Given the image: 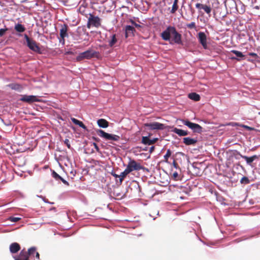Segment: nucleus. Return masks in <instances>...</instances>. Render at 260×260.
<instances>
[{
  "instance_id": "20e7f679",
  "label": "nucleus",
  "mask_w": 260,
  "mask_h": 260,
  "mask_svg": "<svg viewBox=\"0 0 260 260\" xmlns=\"http://www.w3.org/2000/svg\"><path fill=\"white\" fill-rule=\"evenodd\" d=\"M96 132L99 136L102 138L104 140L106 141H112L110 142V143L113 145H114V143H113L112 141H118L120 139V136L118 135L107 133L101 129L96 130Z\"/></svg>"
},
{
  "instance_id": "bb28decb",
  "label": "nucleus",
  "mask_w": 260,
  "mask_h": 260,
  "mask_svg": "<svg viewBox=\"0 0 260 260\" xmlns=\"http://www.w3.org/2000/svg\"><path fill=\"white\" fill-rule=\"evenodd\" d=\"M172 152L170 149H168L166 154L164 155V160L166 162H168V159L171 156Z\"/></svg>"
},
{
  "instance_id": "a18cd8bd",
  "label": "nucleus",
  "mask_w": 260,
  "mask_h": 260,
  "mask_svg": "<svg viewBox=\"0 0 260 260\" xmlns=\"http://www.w3.org/2000/svg\"><path fill=\"white\" fill-rule=\"evenodd\" d=\"M158 140V138H154L153 139H151L152 142V145L155 143Z\"/></svg>"
},
{
  "instance_id": "c85d7f7f",
  "label": "nucleus",
  "mask_w": 260,
  "mask_h": 260,
  "mask_svg": "<svg viewBox=\"0 0 260 260\" xmlns=\"http://www.w3.org/2000/svg\"><path fill=\"white\" fill-rule=\"evenodd\" d=\"M240 182L242 184H247L250 183V180L248 177L244 176L241 178Z\"/></svg>"
},
{
  "instance_id": "393cba45",
  "label": "nucleus",
  "mask_w": 260,
  "mask_h": 260,
  "mask_svg": "<svg viewBox=\"0 0 260 260\" xmlns=\"http://www.w3.org/2000/svg\"><path fill=\"white\" fill-rule=\"evenodd\" d=\"M142 143L145 145H152L151 139H150L148 137H142Z\"/></svg>"
},
{
  "instance_id": "b1692460",
  "label": "nucleus",
  "mask_w": 260,
  "mask_h": 260,
  "mask_svg": "<svg viewBox=\"0 0 260 260\" xmlns=\"http://www.w3.org/2000/svg\"><path fill=\"white\" fill-rule=\"evenodd\" d=\"M9 86L12 89L17 91H21L22 89V87L19 84H11Z\"/></svg>"
},
{
  "instance_id": "ddd939ff",
  "label": "nucleus",
  "mask_w": 260,
  "mask_h": 260,
  "mask_svg": "<svg viewBox=\"0 0 260 260\" xmlns=\"http://www.w3.org/2000/svg\"><path fill=\"white\" fill-rule=\"evenodd\" d=\"M136 30L133 26L131 25H126L125 27V38H128V37L134 36V32Z\"/></svg>"
},
{
  "instance_id": "f257e3e1",
  "label": "nucleus",
  "mask_w": 260,
  "mask_h": 260,
  "mask_svg": "<svg viewBox=\"0 0 260 260\" xmlns=\"http://www.w3.org/2000/svg\"><path fill=\"white\" fill-rule=\"evenodd\" d=\"M171 35L173 36V41L177 44H182V36L177 30L175 27L169 26L161 34V38L165 41H169Z\"/></svg>"
},
{
  "instance_id": "4c0bfd02",
  "label": "nucleus",
  "mask_w": 260,
  "mask_h": 260,
  "mask_svg": "<svg viewBox=\"0 0 260 260\" xmlns=\"http://www.w3.org/2000/svg\"><path fill=\"white\" fill-rule=\"evenodd\" d=\"M204 5H203V4H201L200 3H197L196 4V7L199 9H203Z\"/></svg>"
},
{
  "instance_id": "f8f14e48",
  "label": "nucleus",
  "mask_w": 260,
  "mask_h": 260,
  "mask_svg": "<svg viewBox=\"0 0 260 260\" xmlns=\"http://www.w3.org/2000/svg\"><path fill=\"white\" fill-rule=\"evenodd\" d=\"M198 39L200 43L204 49L207 48V36L204 32H199L198 34Z\"/></svg>"
},
{
  "instance_id": "39448f33",
  "label": "nucleus",
  "mask_w": 260,
  "mask_h": 260,
  "mask_svg": "<svg viewBox=\"0 0 260 260\" xmlns=\"http://www.w3.org/2000/svg\"><path fill=\"white\" fill-rule=\"evenodd\" d=\"M87 18V27L88 28H90L91 27L99 28L101 26L102 19L99 17L89 13Z\"/></svg>"
},
{
  "instance_id": "dca6fc26",
  "label": "nucleus",
  "mask_w": 260,
  "mask_h": 260,
  "mask_svg": "<svg viewBox=\"0 0 260 260\" xmlns=\"http://www.w3.org/2000/svg\"><path fill=\"white\" fill-rule=\"evenodd\" d=\"M197 140L190 137H185L183 139V142L186 145H194L197 143Z\"/></svg>"
},
{
  "instance_id": "79ce46f5",
  "label": "nucleus",
  "mask_w": 260,
  "mask_h": 260,
  "mask_svg": "<svg viewBox=\"0 0 260 260\" xmlns=\"http://www.w3.org/2000/svg\"><path fill=\"white\" fill-rule=\"evenodd\" d=\"M173 165L176 169L179 167L178 165L175 160H173Z\"/></svg>"
},
{
  "instance_id": "0eeeda50",
  "label": "nucleus",
  "mask_w": 260,
  "mask_h": 260,
  "mask_svg": "<svg viewBox=\"0 0 260 260\" xmlns=\"http://www.w3.org/2000/svg\"><path fill=\"white\" fill-rule=\"evenodd\" d=\"M129 173L134 171L144 170L145 168L142 166L140 164L137 162L134 159H131L126 168Z\"/></svg>"
},
{
  "instance_id": "c756f323",
  "label": "nucleus",
  "mask_w": 260,
  "mask_h": 260,
  "mask_svg": "<svg viewBox=\"0 0 260 260\" xmlns=\"http://www.w3.org/2000/svg\"><path fill=\"white\" fill-rule=\"evenodd\" d=\"M52 176L56 180H59V179H61V177L60 176H59L54 171H52Z\"/></svg>"
},
{
  "instance_id": "8fccbe9b",
  "label": "nucleus",
  "mask_w": 260,
  "mask_h": 260,
  "mask_svg": "<svg viewBox=\"0 0 260 260\" xmlns=\"http://www.w3.org/2000/svg\"><path fill=\"white\" fill-rule=\"evenodd\" d=\"M71 173H72L73 174V176H75V172H73V171H71Z\"/></svg>"
},
{
  "instance_id": "c03bdc74",
  "label": "nucleus",
  "mask_w": 260,
  "mask_h": 260,
  "mask_svg": "<svg viewBox=\"0 0 260 260\" xmlns=\"http://www.w3.org/2000/svg\"><path fill=\"white\" fill-rule=\"evenodd\" d=\"M111 175L114 176L115 178H119V175L116 174L114 172H112L111 173Z\"/></svg>"
},
{
  "instance_id": "de8ad7c7",
  "label": "nucleus",
  "mask_w": 260,
  "mask_h": 260,
  "mask_svg": "<svg viewBox=\"0 0 260 260\" xmlns=\"http://www.w3.org/2000/svg\"><path fill=\"white\" fill-rule=\"evenodd\" d=\"M36 254V257L38 259H40V254L39 253L36 251V252L35 253Z\"/></svg>"
},
{
  "instance_id": "864d4df0",
  "label": "nucleus",
  "mask_w": 260,
  "mask_h": 260,
  "mask_svg": "<svg viewBox=\"0 0 260 260\" xmlns=\"http://www.w3.org/2000/svg\"><path fill=\"white\" fill-rule=\"evenodd\" d=\"M227 125H231V123H229V124H228Z\"/></svg>"
},
{
  "instance_id": "473e14b6",
  "label": "nucleus",
  "mask_w": 260,
  "mask_h": 260,
  "mask_svg": "<svg viewBox=\"0 0 260 260\" xmlns=\"http://www.w3.org/2000/svg\"><path fill=\"white\" fill-rule=\"evenodd\" d=\"M129 22L133 24L134 25L136 28H140L141 27V26L139 24H137L132 19H130L129 20Z\"/></svg>"
},
{
  "instance_id": "3c124183",
  "label": "nucleus",
  "mask_w": 260,
  "mask_h": 260,
  "mask_svg": "<svg viewBox=\"0 0 260 260\" xmlns=\"http://www.w3.org/2000/svg\"><path fill=\"white\" fill-rule=\"evenodd\" d=\"M232 58H233V59H237V60H240V59H237V58H235V57H232Z\"/></svg>"
},
{
  "instance_id": "6ab92c4d",
  "label": "nucleus",
  "mask_w": 260,
  "mask_h": 260,
  "mask_svg": "<svg viewBox=\"0 0 260 260\" xmlns=\"http://www.w3.org/2000/svg\"><path fill=\"white\" fill-rule=\"evenodd\" d=\"M188 97L196 102L199 101L200 100V96L199 94L191 92L188 94Z\"/></svg>"
},
{
  "instance_id": "ea45409f",
  "label": "nucleus",
  "mask_w": 260,
  "mask_h": 260,
  "mask_svg": "<svg viewBox=\"0 0 260 260\" xmlns=\"http://www.w3.org/2000/svg\"><path fill=\"white\" fill-rule=\"evenodd\" d=\"M172 176L174 178V179L177 180V178L178 177V174L177 172H175L173 173Z\"/></svg>"
},
{
  "instance_id": "f704fd0d",
  "label": "nucleus",
  "mask_w": 260,
  "mask_h": 260,
  "mask_svg": "<svg viewBox=\"0 0 260 260\" xmlns=\"http://www.w3.org/2000/svg\"><path fill=\"white\" fill-rule=\"evenodd\" d=\"M241 126L248 131H253L254 129L253 127H251L246 125H241Z\"/></svg>"
},
{
  "instance_id": "412c9836",
  "label": "nucleus",
  "mask_w": 260,
  "mask_h": 260,
  "mask_svg": "<svg viewBox=\"0 0 260 260\" xmlns=\"http://www.w3.org/2000/svg\"><path fill=\"white\" fill-rule=\"evenodd\" d=\"M117 42V39L116 38V35L114 34L111 36V39L109 41V45L110 47H112Z\"/></svg>"
},
{
  "instance_id": "1a4fd4ad",
  "label": "nucleus",
  "mask_w": 260,
  "mask_h": 260,
  "mask_svg": "<svg viewBox=\"0 0 260 260\" xmlns=\"http://www.w3.org/2000/svg\"><path fill=\"white\" fill-rule=\"evenodd\" d=\"M144 126L148 127L151 130H162L166 128L165 124L157 122L145 123Z\"/></svg>"
},
{
  "instance_id": "2f4dec72",
  "label": "nucleus",
  "mask_w": 260,
  "mask_h": 260,
  "mask_svg": "<svg viewBox=\"0 0 260 260\" xmlns=\"http://www.w3.org/2000/svg\"><path fill=\"white\" fill-rule=\"evenodd\" d=\"M186 26L189 29H196V23L194 22H192L190 23L187 24Z\"/></svg>"
},
{
  "instance_id": "9d476101",
  "label": "nucleus",
  "mask_w": 260,
  "mask_h": 260,
  "mask_svg": "<svg viewBox=\"0 0 260 260\" xmlns=\"http://www.w3.org/2000/svg\"><path fill=\"white\" fill-rule=\"evenodd\" d=\"M68 30V26L66 24H64L63 25H61V28L60 29V39L59 40V42L61 43L62 45H64L65 43V39L64 38L66 37H68V34L67 33Z\"/></svg>"
},
{
  "instance_id": "f03ea898",
  "label": "nucleus",
  "mask_w": 260,
  "mask_h": 260,
  "mask_svg": "<svg viewBox=\"0 0 260 260\" xmlns=\"http://www.w3.org/2000/svg\"><path fill=\"white\" fill-rule=\"evenodd\" d=\"M35 247H31L27 251L25 249H22L17 256H14L15 260H29V257L34 256L36 250Z\"/></svg>"
},
{
  "instance_id": "2eb2a0df",
  "label": "nucleus",
  "mask_w": 260,
  "mask_h": 260,
  "mask_svg": "<svg viewBox=\"0 0 260 260\" xmlns=\"http://www.w3.org/2000/svg\"><path fill=\"white\" fill-rule=\"evenodd\" d=\"M9 248L12 253H16L20 250V246L18 243L14 242L10 245Z\"/></svg>"
},
{
  "instance_id": "09e8293b",
  "label": "nucleus",
  "mask_w": 260,
  "mask_h": 260,
  "mask_svg": "<svg viewBox=\"0 0 260 260\" xmlns=\"http://www.w3.org/2000/svg\"><path fill=\"white\" fill-rule=\"evenodd\" d=\"M65 54H73V53L72 51H67L66 52Z\"/></svg>"
},
{
  "instance_id": "9b49d317",
  "label": "nucleus",
  "mask_w": 260,
  "mask_h": 260,
  "mask_svg": "<svg viewBox=\"0 0 260 260\" xmlns=\"http://www.w3.org/2000/svg\"><path fill=\"white\" fill-rule=\"evenodd\" d=\"M20 100L23 102H26L29 104L32 103L36 102H40V100L35 95H23L22 96Z\"/></svg>"
},
{
  "instance_id": "a878e982",
  "label": "nucleus",
  "mask_w": 260,
  "mask_h": 260,
  "mask_svg": "<svg viewBox=\"0 0 260 260\" xmlns=\"http://www.w3.org/2000/svg\"><path fill=\"white\" fill-rule=\"evenodd\" d=\"M79 11L82 15H85L87 17V16L88 15V14L86 13V8L84 6L82 5L80 6L79 9Z\"/></svg>"
},
{
  "instance_id": "cd10ccee",
  "label": "nucleus",
  "mask_w": 260,
  "mask_h": 260,
  "mask_svg": "<svg viewBox=\"0 0 260 260\" xmlns=\"http://www.w3.org/2000/svg\"><path fill=\"white\" fill-rule=\"evenodd\" d=\"M231 52L235 54L238 57L242 58L244 56V55L241 52L239 51L238 50H233L231 51Z\"/></svg>"
},
{
  "instance_id": "a19ab883",
  "label": "nucleus",
  "mask_w": 260,
  "mask_h": 260,
  "mask_svg": "<svg viewBox=\"0 0 260 260\" xmlns=\"http://www.w3.org/2000/svg\"><path fill=\"white\" fill-rule=\"evenodd\" d=\"M93 145L95 149H96V151L100 152V148H99V146H98L97 144L95 143H93Z\"/></svg>"
},
{
  "instance_id": "49530a36",
  "label": "nucleus",
  "mask_w": 260,
  "mask_h": 260,
  "mask_svg": "<svg viewBox=\"0 0 260 260\" xmlns=\"http://www.w3.org/2000/svg\"><path fill=\"white\" fill-rule=\"evenodd\" d=\"M155 147L154 146H151L149 149V152L152 153L154 150Z\"/></svg>"
},
{
  "instance_id": "7ed1b4c3",
  "label": "nucleus",
  "mask_w": 260,
  "mask_h": 260,
  "mask_svg": "<svg viewBox=\"0 0 260 260\" xmlns=\"http://www.w3.org/2000/svg\"><path fill=\"white\" fill-rule=\"evenodd\" d=\"M100 53L99 52L88 49L86 51L80 53L77 57L76 60L78 61H81L84 59H90L92 58H99Z\"/></svg>"
},
{
  "instance_id": "423d86ee",
  "label": "nucleus",
  "mask_w": 260,
  "mask_h": 260,
  "mask_svg": "<svg viewBox=\"0 0 260 260\" xmlns=\"http://www.w3.org/2000/svg\"><path fill=\"white\" fill-rule=\"evenodd\" d=\"M24 38L26 40L27 46L30 50L35 52L41 53V49L35 40L30 38L26 34L24 35Z\"/></svg>"
},
{
  "instance_id": "72a5a7b5",
  "label": "nucleus",
  "mask_w": 260,
  "mask_h": 260,
  "mask_svg": "<svg viewBox=\"0 0 260 260\" xmlns=\"http://www.w3.org/2000/svg\"><path fill=\"white\" fill-rule=\"evenodd\" d=\"M20 219V218H19V217H11L10 218V221L12 222H17Z\"/></svg>"
},
{
  "instance_id": "603ef678",
  "label": "nucleus",
  "mask_w": 260,
  "mask_h": 260,
  "mask_svg": "<svg viewBox=\"0 0 260 260\" xmlns=\"http://www.w3.org/2000/svg\"><path fill=\"white\" fill-rule=\"evenodd\" d=\"M144 150H146V148H144V149H143Z\"/></svg>"
},
{
  "instance_id": "7c9ffc66",
  "label": "nucleus",
  "mask_w": 260,
  "mask_h": 260,
  "mask_svg": "<svg viewBox=\"0 0 260 260\" xmlns=\"http://www.w3.org/2000/svg\"><path fill=\"white\" fill-rule=\"evenodd\" d=\"M203 9L205 11V12L208 14H210V13H211V8L210 6H208L207 5H205Z\"/></svg>"
},
{
  "instance_id": "aec40b11",
  "label": "nucleus",
  "mask_w": 260,
  "mask_h": 260,
  "mask_svg": "<svg viewBox=\"0 0 260 260\" xmlns=\"http://www.w3.org/2000/svg\"><path fill=\"white\" fill-rule=\"evenodd\" d=\"M72 121L75 124L79 125L80 127H82V128L86 129V126L84 124V123L79 120L75 118H71Z\"/></svg>"
},
{
  "instance_id": "c9c22d12",
  "label": "nucleus",
  "mask_w": 260,
  "mask_h": 260,
  "mask_svg": "<svg viewBox=\"0 0 260 260\" xmlns=\"http://www.w3.org/2000/svg\"><path fill=\"white\" fill-rule=\"evenodd\" d=\"M8 30V28H6L5 29H0V37H2L4 35L6 32Z\"/></svg>"
},
{
  "instance_id": "4be33fe9",
  "label": "nucleus",
  "mask_w": 260,
  "mask_h": 260,
  "mask_svg": "<svg viewBox=\"0 0 260 260\" xmlns=\"http://www.w3.org/2000/svg\"><path fill=\"white\" fill-rule=\"evenodd\" d=\"M15 30L19 32H23L25 30V27L21 24L17 23L15 25Z\"/></svg>"
},
{
  "instance_id": "6e6552de",
  "label": "nucleus",
  "mask_w": 260,
  "mask_h": 260,
  "mask_svg": "<svg viewBox=\"0 0 260 260\" xmlns=\"http://www.w3.org/2000/svg\"><path fill=\"white\" fill-rule=\"evenodd\" d=\"M182 122L185 125L191 129L194 133L201 134L202 132V127L198 124L185 120H183Z\"/></svg>"
},
{
  "instance_id": "e433bc0d",
  "label": "nucleus",
  "mask_w": 260,
  "mask_h": 260,
  "mask_svg": "<svg viewBox=\"0 0 260 260\" xmlns=\"http://www.w3.org/2000/svg\"><path fill=\"white\" fill-rule=\"evenodd\" d=\"M64 143L67 145V146L68 147V148L70 149L71 148L70 141L68 139H66L64 141Z\"/></svg>"
},
{
  "instance_id": "4468645a",
  "label": "nucleus",
  "mask_w": 260,
  "mask_h": 260,
  "mask_svg": "<svg viewBox=\"0 0 260 260\" xmlns=\"http://www.w3.org/2000/svg\"><path fill=\"white\" fill-rule=\"evenodd\" d=\"M238 154L243 158H244L246 161L248 165H251V163L256 159L258 158V157L256 155H254L251 157H248L245 155H243L240 153H238Z\"/></svg>"
},
{
  "instance_id": "37998d69",
  "label": "nucleus",
  "mask_w": 260,
  "mask_h": 260,
  "mask_svg": "<svg viewBox=\"0 0 260 260\" xmlns=\"http://www.w3.org/2000/svg\"><path fill=\"white\" fill-rule=\"evenodd\" d=\"M59 180H61L62 181V182L66 184V185H69V184L68 183V182H67V181H66L64 179H63L62 177H61V179H59Z\"/></svg>"
},
{
  "instance_id": "a211bd4d",
  "label": "nucleus",
  "mask_w": 260,
  "mask_h": 260,
  "mask_svg": "<svg viewBox=\"0 0 260 260\" xmlns=\"http://www.w3.org/2000/svg\"><path fill=\"white\" fill-rule=\"evenodd\" d=\"M97 123L100 127L107 128L109 126V122L105 119H100L98 120Z\"/></svg>"
},
{
  "instance_id": "58836bf2",
  "label": "nucleus",
  "mask_w": 260,
  "mask_h": 260,
  "mask_svg": "<svg viewBox=\"0 0 260 260\" xmlns=\"http://www.w3.org/2000/svg\"><path fill=\"white\" fill-rule=\"evenodd\" d=\"M248 55L252 56L254 57L255 58H257L258 56L256 53L250 52L248 53Z\"/></svg>"
},
{
  "instance_id": "5701e85b",
  "label": "nucleus",
  "mask_w": 260,
  "mask_h": 260,
  "mask_svg": "<svg viewBox=\"0 0 260 260\" xmlns=\"http://www.w3.org/2000/svg\"><path fill=\"white\" fill-rule=\"evenodd\" d=\"M129 172L126 168L124 171L121 173L119 175V181L121 183L124 180V178L129 174Z\"/></svg>"
},
{
  "instance_id": "f3484780",
  "label": "nucleus",
  "mask_w": 260,
  "mask_h": 260,
  "mask_svg": "<svg viewBox=\"0 0 260 260\" xmlns=\"http://www.w3.org/2000/svg\"><path fill=\"white\" fill-rule=\"evenodd\" d=\"M172 132L177 134L179 136H187L188 134V132L187 131L179 129L176 127L174 128L172 130Z\"/></svg>"
}]
</instances>
